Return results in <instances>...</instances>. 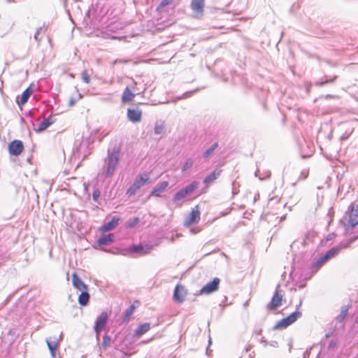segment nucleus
Here are the masks:
<instances>
[{"label": "nucleus", "instance_id": "e433bc0d", "mask_svg": "<svg viewBox=\"0 0 358 358\" xmlns=\"http://www.w3.org/2000/svg\"><path fill=\"white\" fill-rule=\"evenodd\" d=\"M99 196V190L94 191V192H93L94 200H95V201L97 200Z\"/></svg>", "mask_w": 358, "mask_h": 358}, {"label": "nucleus", "instance_id": "f704fd0d", "mask_svg": "<svg viewBox=\"0 0 358 358\" xmlns=\"http://www.w3.org/2000/svg\"><path fill=\"white\" fill-rule=\"evenodd\" d=\"M336 78H337V76H335L334 78H331L330 80L322 81V82H320V83H317V85L322 86V85H324L325 84H327L329 83H333L336 79Z\"/></svg>", "mask_w": 358, "mask_h": 358}, {"label": "nucleus", "instance_id": "7c9ffc66", "mask_svg": "<svg viewBox=\"0 0 358 358\" xmlns=\"http://www.w3.org/2000/svg\"><path fill=\"white\" fill-rule=\"evenodd\" d=\"M81 78H82V80H83V81L84 83H85L87 84L90 83V75L88 74L87 70L83 71V72L81 73Z\"/></svg>", "mask_w": 358, "mask_h": 358}, {"label": "nucleus", "instance_id": "4be33fe9", "mask_svg": "<svg viewBox=\"0 0 358 358\" xmlns=\"http://www.w3.org/2000/svg\"><path fill=\"white\" fill-rule=\"evenodd\" d=\"M33 90L32 89L29 87H27L22 94L20 101L18 102L19 105H24L30 96L32 94Z\"/></svg>", "mask_w": 358, "mask_h": 358}, {"label": "nucleus", "instance_id": "9b49d317", "mask_svg": "<svg viewBox=\"0 0 358 358\" xmlns=\"http://www.w3.org/2000/svg\"><path fill=\"white\" fill-rule=\"evenodd\" d=\"M205 0H192L191 8L196 18H200L204 13Z\"/></svg>", "mask_w": 358, "mask_h": 358}, {"label": "nucleus", "instance_id": "4c0bfd02", "mask_svg": "<svg viewBox=\"0 0 358 358\" xmlns=\"http://www.w3.org/2000/svg\"><path fill=\"white\" fill-rule=\"evenodd\" d=\"M325 98L326 99H334V98H335V96L331 95V94H327L325 96Z\"/></svg>", "mask_w": 358, "mask_h": 358}, {"label": "nucleus", "instance_id": "f257e3e1", "mask_svg": "<svg viewBox=\"0 0 358 358\" xmlns=\"http://www.w3.org/2000/svg\"><path fill=\"white\" fill-rule=\"evenodd\" d=\"M350 243V242L342 243L331 248L329 250L326 252L322 257L317 259V261L313 264V267L315 268L316 270H318L326 262L338 255L342 249L348 248Z\"/></svg>", "mask_w": 358, "mask_h": 358}, {"label": "nucleus", "instance_id": "f3484780", "mask_svg": "<svg viewBox=\"0 0 358 358\" xmlns=\"http://www.w3.org/2000/svg\"><path fill=\"white\" fill-rule=\"evenodd\" d=\"M348 224L352 228H354L356 225L358 224V206H357L356 208H352L349 213Z\"/></svg>", "mask_w": 358, "mask_h": 358}, {"label": "nucleus", "instance_id": "412c9836", "mask_svg": "<svg viewBox=\"0 0 358 358\" xmlns=\"http://www.w3.org/2000/svg\"><path fill=\"white\" fill-rule=\"evenodd\" d=\"M351 308V305L343 306L341 309L340 314L337 316L336 320L338 322H343L348 316V311Z\"/></svg>", "mask_w": 358, "mask_h": 358}, {"label": "nucleus", "instance_id": "0eeeda50", "mask_svg": "<svg viewBox=\"0 0 358 358\" xmlns=\"http://www.w3.org/2000/svg\"><path fill=\"white\" fill-rule=\"evenodd\" d=\"M108 318V315L106 311H103L96 318L94 326V330L97 335H99L100 332L105 329Z\"/></svg>", "mask_w": 358, "mask_h": 358}, {"label": "nucleus", "instance_id": "423d86ee", "mask_svg": "<svg viewBox=\"0 0 358 358\" xmlns=\"http://www.w3.org/2000/svg\"><path fill=\"white\" fill-rule=\"evenodd\" d=\"M283 296L280 290L276 289L271 301L267 304V309L275 310L282 304Z\"/></svg>", "mask_w": 358, "mask_h": 358}, {"label": "nucleus", "instance_id": "79ce46f5", "mask_svg": "<svg viewBox=\"0 0 358 358\" xmlns=\"http://www.w3.org/2000/svg\"><path fill=\"white\" fill-rule=\"evenodd\" d=\"M317 358H323V357H317Z\"/></svg>", "mask_w": 358, "mask_h": 358}, {"label": "nucleus", "instance_id": "ea45409f", "mask_svg": "<svg viewBox=\"0 0 358 358\" xmlns=\"http://www.w3.org/2000/svg\"><path fill=\"white\" fill-rule=\"evenodd\" d=\"M69 104H70V106H72L73 104V101H71Z\"/></svg>", "mask_w": 358, "mask_h": 358}, {"label": "nucleus", "instance_id": "72a5a7b5", "mask_svg": "<svg viewBox=\"0 0 358 358\" xmlns=\"http://www.w3.org/2000/svg\"><path fill=\"white\" fill-rule=\"evenodd\" d=\"M48 345L52 353V355L55 357V350H57V344L48 342Z\"/></svg>", "mask_w": 358, "mask_h": 358}, {"label": "nucleus", "instance_id": "cd10ccee", "mask_svg": "<svg viewBox=\"0 0 358 358\" xmlns=\"http://www.w3.org/2000/svg\"><path fill=\"white\" fill-rule=\"evenodd\" d=\"M172 1L173 0H162L159 5L157 6V10L159 12L162 11L165 6L171 3Z\"/></svg>", "mask_w": 358, "mask_h": 358}, {"label": "nucleus", "instance_id": "b1692460", "mask_svg": "<svg viewBox=\"0 0 358 358\" xmlns=\"http://www.w3.org/2000/svg\"><path fill=\"white\" fill-rule=\"evenodd\" d=\"M90 300V294L88 291H82L79 295L78 301L81 306H86Z\"/></svg>", "mask_w": 358, "mask_h": 358}, {"label": "nucleus", "instance_id": "f03ea898", "mask_svg": "<svg viewBox=\"0 0 358 358\" xmlns=\"http://www.w3.org/2000/svg\"><path fill=\"white\" fill-rule=\"evenodd\" d=\"M199 187V182L193 181L190 184L186 185L184 188L178 191L173 197L174 202H178L185 199L188 195L191 194Z\"/></svg>", "mask_w": 358, "mask_h": 358}, {"label": "nucleus", "instance_id": "4468645a", "mask_svg": "<svg viewBox=\"0 0 358 358\" xmlns=\"http://www.w3.org/2000/svg\"><path fill=\"white\" fill-rule=\"evenodd\" d=\"M72 284L78 291H88L87 285L83 282L76 273L72 274Z\"/></svg>", "mask_w": 358, "mask_h": 358}, {"label": "nucleus", "instance_id": "5701e85b", "mask_svg": "<svg viewBox=\"0 0 358 358\" xmlns=\"http://www.w3.org/2000/svg\"><path fill=\"white\" fill-rule=\"evenodd\" d=\"M150 328V323H144L141 324L135 331V336L136 337H140L145 333H146Z\"/></svg>", "mask_w": 358, "mask_h": 358}, {"label": "nucleus", "instance_id": "1a4fd4ad", "mask_svg": "<svg viewBox=\"0 0 358 358\" xmlns=\"http://www.w3.org/2000/svg\"><path fill=\"white\" fill-rule=\"evenodd\" d=\"M148 181L149 178L147 176H145V178L143 177L142 176H139L135 179L132 185L128 189L127 194L129 196L135 194L136 191Z\"/></svg>", "mask_w": 358, "mask_h": 358}, {"label": "nucleus", "instance_id": "58836bf2", "mask_svg": "<svg viewBox=\"0 0 358 358\" xmlns=\"http://www.w3.org/2000/svg\"><path fill=\"white\" fill-rule=\"evenodd\" d=\"M262 330L261 329L256 330L255 334L257 335H260L262 334Z\"/></svg>", "mask_w": 358, "mask_h": 358}, {"label": "nucleus", "instance_id": "aec40b11", "mask_svg": "<svg viewBox=\"0 0 358 358\" xmlns=\"http://www.w3.org/2000/svg\"><path fill=\"white\" fill-rule=\"evenodd\" d=\"M222 170H215L213 173L208 175L203 180L204 184L208 186L212 182L215 180L221 174Z\"/></svg>", "mask_w": 358, "mask_h": 358}, {"label": "nucleus", "instance_id": "473e14b6", "mask_svg": "<svg viewBox=\"0 0 358 358\" xmlns=\"http://www.w3.org/2000/svg\"><path fill=\"white\" fill-rule=\"evenodd\" d=\"M110 343V337L109 336H107V335H105L103 337V341H102V346L103 347L104 349H106Z\"/></svg>", "mask_w": 358, "mask_h": 358}, {"label": "nucleus", "instance_id": "bb28decb", "mask_svg": "<svg viewBox=\"0 0 358 358\" xmlns=\"http://www.w3.org/2000/svg\"><path fill=\"white\" fill-rule=\"evenodd\" d=\"M136 303L138 304V301H134V303L126 310L125 313H124V320H129L130 319L131 315L133 314L134 311L135 310V309L136 308Z\"/></svg>", "mask_w": 358, "mask_h": 358}, {"label": "nucleus", "instance_id": "393cba45", "mask_svg": "<svg viewBox=\"0 0 358 358\" xmlns=\"http://www.w3.org/2000/svg\"><path fill=\"white\" fill-rule=\"evenodd\" d=\"M113 241V235L112 234H108L106 236L100 238L97 240V243L99 246L107 245Z\"/></svg>", "mask_w": 358, "mask_h": 358}, {"label": "nucleus", "instance_id": "9d476101", "mask_svg": "<svg viewBox=\"0 0 358 358\" xmlns=\"http://www.w3.org/2000/svg\"><path fill=\"white\" fill-rule=\"evenodd\" d=\"M187 293V289L182 285L178 284L174 289L173 299L174 301L181 303L185 301Z\"/></svg>", "mask_w": 358, "mask_h": 358}, {"label": "nucleus", "instance_id": "6e6552de", "mask_svg": "<svg viewBox=\"0 0 358 358\" xmlns=\"http://www.w3.org/2000/svg\"><path fill=\"white\" fill-rule=\"evenodd\" d=\"M8 149L10 155L18 156L22 153L24 147L20 140H13L8 144Z\"/></svg>", "mask_w": 358, "mask_h": 358}, {"label": "nucleus", "instance_id": "a211bd4d", "mask_svg": "<svg viewBox=\"0 0 358 358\" xmlns=\"http://www.w3.org/2000/svg\"><path fill=\"white\" fill-rule=\"evenodd\" d=\"M168 181H163L155 187L150 194L151 196L159 197L169 186Z\"/></svg>", "mask_w": 358, "mask_h": 358}, {"label": "nucleus", "instance_id": "2f4dec72", "mask_svg": "<svg viewBox=\"0 0 358 358\" xmlns=\"http://www.w3.org/2000/svg\"><path fill=\"white\" fill-rule=\"evenodd\" d=\"M193 166V161L191 159H187L182 166V171H185Z\"/></svg>", "mask_w": 358, "mask_h": 358}, {"label": "nucleus", "instance_id": "6ab92c4d", "mask_svg": "<svg viewBox=\"0 0 358 358\" xmlns=\"http://www.w3.org/2000/svg\"><path fill=\"white\" fill-rule=\"evenodd\" d=\"M134 97L135 94L133 93L128 87H127L122 93V103H128L132 101Z\"/></svg>", "mask_w": 358, "mask_h": 358}, {"label": "nucleus", "instance_id": "a19ab883", "mask_svg": "<svg viewBox=\"0 0 358 358\" xmlns=\"http://www.w3.org/2000/svg\"><path fill=\"white\" fill-rule=\"evenodd\" d=\"M357 323H358V318H357V320H356Z\"/></svg>", "mask_w": 358, "mask_h": 358}, {"label": "nucleus", "instance_id": "c756f323", "mask_svg": "<svg viewBox=\"0 0 358 358\" xmlns=\"http://www.w3.org/2000/svg\"><path fill=\"white\" fill-rule=\"evenodd\" d=\"M164 129V123L162 122L160 124H156L155 126V133L156 134H160L162 133Z\"/></svg>", "mask_w": 358, "mask_h": 358}, {"label": "nucleus", "instance_id": "f8f14e48", "mask_svg": "<svg viewBox=\"0 0 358 358\" xmlns=\"http://www.w3.org/2000/svg\"><path fill=\"white\" fill-rule=\"evenodd\" d=\"M220 280L215 278L213 280L204 285L200 290L201 294H209L218 289Z\"/></svg>", "mask_w": 358, "mask_h": 358}, {"label": "nucleus", "instance_id": "a878e982", "mask_svg": "<svg viewBox=\"0 0 358 358\" xmlns=\"http://www.w3.org/2000/svg\"><path fill=\"white\" fill-rule=\"evenodd\" d=\"M52 122L48 118L43 119V121L40 122L38 128L36 129V131L41 132L45 130L49 126L52 124Z\"/></svg>", "mask_w": 358, "mask_h": 358}, {"label": "nucleus", "instance_id": "dca6fc26", "mask_svg": "<svg viewBox=\"0 0 358 358\" xmlns=\"http://www.w3.org/2000/svg\"><path fill=\"white\" fill-rule=\"evenodd\" d=\"M119 221H120V218L117 216H114L112 217V219L110 222L102 225L99 228V231L102 233L110 231V230L115 229L117 226Z\"/></svg>", "mask_w": 358, "mask_h": 358}, {"label": "nucleus", "instance_id": "ddd939ff", "mask_svg": "<svg viewBox=\"0 0 358 358\" xmlns=\"http://www.w3.org/2000/svg\"><path fill=\"white\" fill-rule=\"evenodd\" d=\"M153 249V246L151 245H134L130 248V250L133 252H137L141 255L149 254Z\"/></svg>", "mask_w": 358, "mask_h": 358}, {"label": "nucleus", "instance_id": "20e7f679", "mask_svg": "<svg viewBox=\"0 0 358 358\" xmlns=\"http://www.w3.org/2000/svg\"><path fill=\"white\" fill-rule=\"evenodd\" d=\"M120 154V150L117 148L114 149L112 151V152L108 155V162L106 170V175L108 176H110L113 173L115 167L119 162Z\"/></svg>", "mask_w": 358, "mask_h": 358}, {"label": "nucleus", "instance_id": "c85d7f7f", "mask_svg": "<svg viewBox=\"0 0 358 358\" xmlns=\"http://www.w3.org/2000/svg\"><path fill=\"white\" fill-rule=\"evenodd\" d=\"M218 144L217 143H215L210 148H208L203 154L204 157L207 158L208 157L213 151L217 148Z\"/></svg>", "mask_w": 358, "mask_h": 358}, {"label": "nucleus", "instance_id": "c9c22d12", "mask_svg": "<svg viewBox=\"0 0 358 358\" xmlns=\"http://www.w3.org/2000/svg\"><path fill=\"white\" fill-rule=\"evenodd\" d=\"M138 221H139V219L138 217H135L131 222L128 223V227H129V228L134 227L136 224H137L138 223Z\"/></svg>", "mask_w": 358, "mask_h": 358}, {"label": "nucleus", "instance_id": "39448f33", "mask_svg": "<svg viewBox=\"0 0 358 358\" xmlns=\"http://www.w3.org/2000/svg\"><path fill=\"white\" fill-rule=\"evenodd\" d=\"M200 219L201 212L199 205H196L192 209L188 216L185 218L184 221V226L189 227L193 224H196L199 222Z\"/></svg>", "mask_w": 358, "mask_h": 358}, {"label": "nucleus", "instance_id": "2eb2a0df", "mask_svg": "<svg viewBox=\"0 0 358 358\" xmlns=\"http://www.w3.org/2000/svg\"><path fill=\"white\" fill-rule=\"evenodd\" d=\"M127 117L132 122H139L142 117V110L129 108L127 110Z\"/></svg>", "mask_w": 358, "mask_h": 358}, {"label": "nucleus", "instance_id": "7ed1b4c3", "mask_svg": "<svg viewBox=\"0 0 358 358\" xmlns=\"http://www.w3.org/2000/svg\"><path fill=\"white\" fill-rule=\"evenodd\" d=\"M301 316V313L299 311H295L287 317L279 320L275 325L274 329H285L292 324H293L298 318Z\"/></svg>", "mask_w": 358, "mask_h": 358}]
</instances>
